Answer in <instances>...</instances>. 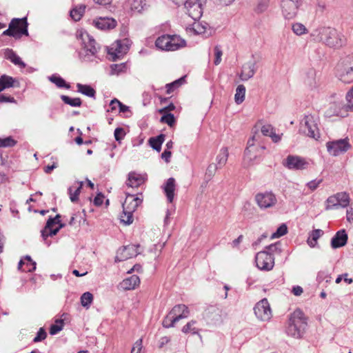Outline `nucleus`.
<instances>
[{"label": "nucleus", "instance_id": "nucleus-1", "mask_svg": "<svg viewBox=\"0 0 353 353\" xmlns=\"http://www.w3.org/2000/svg\"><path fill=\"white\" fill-rule=\"evenodd\" d=\"M311 36L314 40L322 42L330 48H341L347 44L346 37L340 31L330 27H320L314 30Z\"/></svg>", "mask_w": 353, "mask_h": 353}, {"label": "nucleus", "instance_id": "nucleus-2", "mask_svg": "<svg viewBox=\"0 0 353 353\" xmlns=\"http://www.w3.org/2000/svg\"><path fill=\"white\" fill-rule=\"evenodd\" d=\"M307 319L300 309H296L291 314L285 329L286 334L294 339L303 336L307 327Z\"/></svg>", "mask_w": 353, "mask_h": 353}, {"label": "nucleus", "instance_id": "nucleus-3", "mask_svg": "<svg viewBox=\"0 0 353 353\" xmlns=\"http://www.w3.org/2000/svg\"><path fill=\"white\" fill-rule=\"evenodd\" d=\"M339 79L345 83L353 81V54L347 55L340 59L336 67Z\"/></svg>", "mask_w": 353, "mask_h": 353}, {"label": "nucleus", "instance_id": "nucleus-4", "mask_svg": "<svg viewBox=\"0 0 353 353\" xmlns=\"http://www.w3.org/2000/svg\"><path fill=\"white\" fill-rule=\"evenodd\" d=\"M28 23L27 18H14L9 23L8 28L2 33L3 36L12 37L16 39H20L22 35H28Z\"/></svg>", "mask_w": 353, "mask_h": 353}, {"label": "nucleus", "instance_id": "nucleus-5", "mask_svg": "<svg viewBox=\"0 0 353 353\" xmlns=\"http://www.w3.org/2000/svg\"><path fill=\"white\" fill-rule=\"evenodd\" d=\"M78 39L82 41V46L85 51V54L83 55L81 52L79 53L80 58L84 61H91L90 56H95L100 49L95 40L87 32H80L77 35Z\"/></svg>", "mask_w": 353, "mask_h": 353}, {"label": "nucleus", "instance_id": "nucleus-6", "mask_svg": "<svg viewBox=\"0 0 353 353\" xmlns=\"http://www.w3.org/2000/svg\"><path fill=\"white\" fill-rule=\"evenodd\" d=\"M300 130L307 136L318 139L320 134L314 116L305 115L301 123Z\"/></svg>", "mask_w": 353, "mask_h": 353}, {"label": "nucleus", "instance_id": "nucleus-7", "mask_svg": "<svg viewBox=\"0 0 353 353\" xmlns=\"http://www.w3.org/2000/svg\"><path fill=\"white\" fill-rule=\"evenodd\" d=\"M205 3V0H186L184 7L189 17L197 21L203 14V6Z\"/></svg>", "mask_w": 353, "mask_h": 353}, {"label": "nucleus", "instance_id": "nucleus-8", "mask_svg": "<svg viewBox=\"0 0 353 353\" xmlns=\"http://www.w3.org/2000/svg\"><path fill=\"white\" fill-rule=\"evenodd\" d=\"M255 261L257 268L261 270L270 271L274 265L273 255L267 251L258 252L255 257Z\"/></svg>", "mask_w": 353, "mask_h": 353}, {"label": "nucleus", "instance_id": "nucleus-9", "mask_svg": "<svg viewBox=\"0 0 353 353\" xmlns=\"http://www.w3.org/2000/svg\"><path fill=\"white\" fill-rule=\"evenodd\" d=\"M261 139L260 133L256 130L253 132L252 137L248 141V146L245 150L244 152V159L245 161L248 160L251 161L256 158V150H258V147H254V144L256 142H259ZM260 149L264 150V146H260Z\"/></svg>", "mask_w": 353, "mask_h": 353}, {"label": "nucleus", "instance_id": "nucleus-10", "mask_svg": "<svg viewBox=\"0 0 353 353\" xmlns=\"http://www.w3.org/2000/svg\"><path fill=\"white\" fill-rule=\"evenodd\" d=\"M283 165L289 170H303L308 168L309 162L299 156L288 155Z\"/></svg>", "mask_w": 353, "mask_h": 353}, {"label": "nucleus", "instance_id": "nucleus-11", "mask_svg": "<svg viewBox=\"0 0 353 353\" xmlns=\"http://www.w3.org/2000/svg\"><path fill=\"white\" fill-rule=\"evenodd\" d=\"M301 4V0H282L281 7L284 17L288 19L295 17Z\"/></svg>", "mask_w": 353, "mask_h": 353}, {"label": "nucleus", "instance_id": "nucleus-12", "mask_svg": "<svg viewBox=\"0 0 353 353\" xmlns=\"http://www.w3.org/2000/svg\"><path fill=\"white\" fill-rule=\"evenodd\" d=\"M326 146L328 152L332 156H338L345 152L351 147L347 139L327 142Z\"/></svg>", "mask_w": 353, "mask_h": 353}, {"label": "nucleus", "instance_id": "nucleus-13", "mask_svg": "<svg viewBox=\"0 0 353 353\" xmlns=\"http://www.w3.org/2000/svg\"><path fill=\"white\" fill-rule=\"evenodd\" d=\"M256 316L261 321H268L272 317V310L267 299L259 301L254 307Z\"/></svg>", "mask_w": 353, "mask_h": 353}, {"label": "nucleus", "instance_id": "nucleus-14", "mask_svg": "<svg viewBox=\"0 0 353 353\" xmlns=\"http://www.w3.org/2000/svg\"><path fill=\"white\" fill-rule=\"evenodd\" d=\"M255 201L261 209L273 207L277 202L276 196L272 192H265L258 193L255 196Z\"/></svg>", "mask_w": 353, "mask_h": 353}, {"label": "nucleus", "instance_id": "nucleus-15", "mask_svg": "<svg viewBox=\"0 0 353 353\" xmlns=\"http://www.w3.org/2000/svg\"><path fill=\"white\" fill-rule=\"evenodd\" d=\"M139 245H128L120 248L117 253L115 261H123L133 256H136L138 254Z\"/></svg>", "mask_w": 353, "mask_h": 353}, {"label": "nucleus", "instance_id": "nucleus-16", "mask_svg": "<svg viewBox=\"0 0 353 353\" xmlns=\"http://www.w3.org/2000/svg\"><path fill=\"white\" fill-rule=\"evenodd\" d=\"M329 117L338 116L345 117L347 115V110L345 105L341 101H335L330 104L329 109L326 112Z\"/></svg>", "mask_w": 353, "mask_h": 353}, {"label": "nucleus", "instance_id": "nucleus-17", "mask_svg": "<svg viewBox=\"0 0 353 353\" xmlns=\"http://www.w3.org/2000/svg\"><path fill=\"white\" fill-rule=\"evenodd\" d=\"M95 26L100 30H107L114 28L117 25V21L110 17H99L94 21Z\"/></svg>", "mask_w": 353, "mask_h": 353}, {"label": "nucleus", "instance_id": "nucleus-18", "mask_svg": "<svg viewBox=\"0 0 353 353\" xmlns=\"http://www.w3.org/2000/svg\"><path fill=\"white\" fill-rule=\"evenodd\" d=\"M128 50L127 45L123 44L121 41H117L108 50V54L112 57V60L116 61Z\"/></svg>", "mask_w": 353, "mask_h": 353}, {"label": "nucleus", "instance_id": "nucleus-19", "mask_svg": "<svg viewBox=\"0 0 353 353\" xmlns=\"http://www.w3.org/2000/svg\"><path fill=\"white\" fill-rule=\"evenodd\" d=\"M347 239L348 236L345 230H341L331 239V246L334 249L343 247L346 245Z\"/></svg>", "mask_w": 353, "mask_h": 353}, {"label": "nucleus", "instance_id": "nucleus-20", "mask_svg": "<svg viewBox=\"0 0 353 353\" xmlns=\"http://www.w3.org/2000/svg\"><path fill=\"white\" fill-rule=\"evenodd\" d=\"M142 199L133 194H128L122 204L124 210L134 212L137 208L141 203Z\"/></svg>", "mask_w": 353, "mask_h": 353}, {"label": "nucleus", "instance_id": "nucleus-21", "mask_svg": "<svg viewBox=\"0 0 353 353\" xmlns=\"http://www.w3.org/2000/svg\"><path fill=\"white\" fill-rule=\"evenodd\" d=\"M203 316L208 323L214 324L221 320L219 309L212 305L205 310Z\"/></svg>", "mask_w": 353, "mask_h": 353}, {"label": "nucleus", "instance_id": "nucleus-22", "mask_svg": "<svg viewBox=\"0 0 353 353\" xmlns=\"http://www.w3.org/2000/svg\"><path fill=\"white\" fill-rule=\"evenodd\" d=\"M140 284V279L137 275H132L125 279L120 283L121 288L124 290H132L135 289Z\"/></svg>", "mask_w": 353, "mask_h": 353}, {"label": "nucleus", "instance_id": "nucleus-23", "mask_svg": "<svg viewBox=\"0 0 353 353\" xmlns=\"http://www.w3.org/2000/svg\"><path fill=\"white\" fill-rule=\"evenodd\" d=\"M145 182L144 178L139 174L132 172L128 174L126 185L130 188H138Z\"/></svg>", "mask_w": 353, "mask_h": 353}, {"label": "nucleus", "instance_id": "nucleus-24", "mask_svg": "<svg viewBox=\"0 0 353 353\" xmlns=\"http://www.w3.org/2000/svg\"><path fill=\"white\" fill-rule=\"evenodd\" d=\"M170 313L171 315H173L174 317H176L177 320L179 321L188 316L189 310L185 305L179 304L175 305Z\"/></svg>", "mask_w": 353, "mask_h": 353}, {"label": "nucleus", "instance_id": "nucleus-25", "mask_svg": "<svg viewBox=\"0 0 353 353\" xmlns=\"http://www.w3.org/2000/svg\"><path fill=\"white\" fill-rule=\"evenodd\" d=\"M255 74V63L248 62L245 63L242 68L240 78L243 81H247L252 78Z\"/></svg>", "mask_w": 353, "mask_h": 353}, {"label": "nucleus", "instance_id": "nucleus-26", "mask_svg": "<svg viewBox=\"0 0 353 353\" xmlns=\"http://www.w3.org/2000/svg\"><path fill=\"white\" fill-rule=\"evenodd\" d=\"M176 188L175 179L172 177L169 178L164 186V192L165 193L168 201L172 203L174 197V191Z\"/></svg>", "mask_w": 353, "mask_h": 353}, {"label": "nucleus", "instance_id": "nucleus-27", "mask_svg": "<svg viewBox=\"0 0 353 353\" xmlns=\"http://www.w3.org/2000/svg\"><path fill=\"white\" fill-rule=\"evenodd\" d=\"M5 57L14 65H18L21 68H24L26 65L21 59L12 49L7 48L6 50Z\"/></svg>", "mask_w": 353, "mask_h": 353}, {"label": "nucleus", "instance_id": "nucleus-28", "mask_svg": "<svg viewBox=\"0 0 353 353\" xmlns=\"http://www.w3.org/2000/svg\"><path fill=\"white\" fill-rule=\"evenodd\" d=\"M170 51L176 50L185 46V41L176 35H170Z\"/></svg>", "mask_w": 353, "mask_h": 353}, {"label": "nucleus", "instance_id": "nucleus-29", "mask_svg": "<svg viewBox=\"0 0 353 353\" xmlns=\"http://www.w3.org/2000/svg\"><path fill=\"white\" fill-rule=\"evenodd\" d=\"M85 8L86 6L84 4L75 6L70 10V14L71 18L75 21H79L85 12Z\"/></svg>", "mask_w": 353, "mask_h": 353}, {"label": "nucleus", "instance_id": "nucleus-30", "mask_svg": "<svg viewBox=\"0 0 353 353\" xmlns=\"http://www.w3.org/2000/svg\"><path fill=\"white\" fill-rule=\"evenodd\" d=\"M170 35H163L157 38L155 46L159 49L170 51Z\"/></svg>", "mask_w": 353, "mask_h": 353}, {"label": "nucleus", "instance_id": "nucleus-31", "mask_svg": "<svg viewBox=\"0 0 353 353\" xmlns=\"http://www.w3.org/2000/svg\"><path fill=\"white\" fill-rule=\"evenodd\" d=\"M165 140V135L161 134L155 137H151L149 139L150 146L155 150L159 152L161 149V145Z\"/></svg>", "mask_w": 353, "mask_h": 353}, {"label": "nucleus", "instance_id": "nucleus-32", "mask_svg": "<svg viewBox=\"0 0 353 353\" xmlns=\"http://www.w3.org/2000/svg\"><path fill=\"white\" fill-rule=\"evenodd\" d=\"M14 79L10 76L3 74L0 77V92L14 86Z\"/></svg>", "mask_w": 353, "mask_h": 353}, {"label": "nucleus", "instance_id": "nucleus-33", "mask_svg": "<svg viewBox=\"0 0 353 353\" xmlns=\"http://www.w3.org/2000/svg\"><path fill=\"white\" fill-rule=\"evenodd\" d=\"M228 157V151L227 148H223L216 158L219 168H222L227 162Z\"/></svg>", "mask_w": 353, "mask_h": 353}, {"label": "nucleus", "instance_id": "nucleus-34", "mask_svg": "<svg viewBox=\"0 0 353 353\" xmlns=\"http://www.w3.org/2000/svg\"><path fill=\"white\" fill-rule=\"evenodd\" d=\"M77 87L79 92L90 97H94L96 92L90 85L77 83Z\"/></svg>", "mask_w": 353, "mask_h": 353}, {"label": "nucleus", "instance_id": "nucleus-35", "mask_svg": "<svg viewBox=\"0 0 353 353\" xmlns=\"http://www.w3.org/2000/svg\"><path fill=\"white\" fill-rule=\"evenodd\" d=\"M245 87L243 85H239L236 89L234 100L237 104H241L245 99Z\"/></svg>", "mask_w": 353, "mask_h": 353}, {"label": "nucleus", "instance_id": "nucleus-36", "mask_svg": "<svg viewBox=\"0 0 353 353\" xmlns=\"http://www.w3.org/2000/svg\"><path fill=\"white\" fill-rule=\"evenodd\" d=\"M61 100L67 105L72 107H79L81 105L82 101L80 98H70L66 95L61 96Z\"/></svg>", "mask_w": 353, "mask_h": 353}, {"label": "nucleus", "instance_id": "nucleus-37", "mask_svg": "<svg viewBox=\"0 0 353 353\" xmlns=\"http://www.w3.org/2000/svg\"><path fill=\"white\" fill-rule=\"evenodd\" d=\"M77 183L79 184V186L77 188H76L74 192H72V190H73L72 187H70L68 188V193L70 194V199L72 202H76L78 200L79 195L80 194L81 190L83 185V183L82 181L77 182Z\"/></svg>", "mask_w": 353, "mask_h": 353}, {"label": "nucleus", "instance_id": "nucleus-38", "mask_svg": "<svg viewBox=\"0 0 353 353\" xmlns=\"http://www.w3.org/2000/svg\"><path fill=\"white\" fill-rule=\"evenodd\" d=\"M49 80L54 83L58 88H65L66 89H69L70 88V85L66 83L65 80L61 77L52 75L49 77Z\"/></svg>", "mask_w": 353, "mask_h": 353}, {"label": "nucleus", "instance_id": "nucleus-39", "mask_svg": "<svg viewBox=\"0 0 353 353\" xmlns=\"http://www.w3.org/2000/svg\"><path fill=\"white\" fill-rule=\"evenodd\" d=\"M338 196L339 205L341 208H346L350 203L349 194L345 192L336 193Z\"/></svg>", "mask_w": 353, "mask_h": 353}, {"label": "nucleus", "instance_id": "nucleus-40", "mask_svg": "<svg viewBox=\"0 0 353 353\" xmlns=\"http://www.w3.org/2000/svg\"><path fill=\"white\" fill-rule=\"evenodd\" d=\"M337 198V194L332 195L327 198L326 200L327 206L325 208L327 210L333 208H339L340 207Z\"/></svg>", "mask_w": 353, "mask_h": 353}, {"label": "nucleus", "instance_id": "nucleus-41", "mask_svg": "<svg viewBox=\"0 0 353 353\" xmlns=\"http://www.w3.org/2000/svg\"><path fill=\"white\" fill-rule=\"evenodd\" d=\"M133 212H130L128 210H124L123 209V213L121 215V221L125 225H130L133 223L134 219H133Z\"/></svg>", "mask_w": 353, "mask_h": 353}, {"label": "nucleus", "instance_id": "nucleus-42", "mask_svg": "<svg viewBox=\"0 0 353 353\" xmlns=\"http://www.w3.org/2000/svg\"><path fill=\"white\" fill-rule=\"evenodd\" d=\"M93 301V295L89 292L83 293L81 296V303L83 307L88 308Z\"/></svg>", "mask_w": 353, "mask_h": 353}, {"label": "nucleus", "instance_id": "nucleus-43", "mask_svg": "<svg viewBox=\"0 0 353 353\" xmlns=\"http://www.w3.org/2000/svg\"><path fill=\"white\" fill-rule=\"evenodd\" d=\"M63 327V321L62 319H57L55 321V323L51 325L50 327V334L51 335L57 334L61 330H62Z\"/></svg>", "mask_w": 353, "mask_h": 353}, {"label": "nucleus", "instance_id": "nucleus-44", "mask_svg": "<svg viewBox=\"0 0 353 353\" xmlns=\"http://www.w3.org/2000/svg\"><path fill=\"white\" fill-rule=\"evenodd\" d=\"M185 82V77H181L171 83H168L166 85L167 93L170 94L174 90L175 88L179 87Z\"/></svg>", "mask_w": 353, "mask_h": 353}, {"label": "nucleus", "instance_id": "nucleus-45", "mask_svg": "<svg viewBox=\"0 0 353 353\" xmlns=\"http://www.w3.org/2000/svg\"><path fill=\"white\" fill-rule=\"evenodd\" d=\"M178 321L177 318L174 317L173 315H171L169 312L163 321V326L167 328L172 327H174L175 323Z\"/></svg>", "mask_w": 353, "mask_h": 353}, {"label": "nucleus", "instance_id": "nucleus-46", "mask_svg": "<svg viewBox=\"0 0 353 353\" xmlns=\"http://www.w3.org/2000/svg\"><path fill=\"white\" fill-rule=\"evenodd\" d=\"M207 26V23L203 24L200 22H194L192 24V30L196 34H201L205 32Z\"/></svg>", "mask_w": 353, "mask_h": 353}, {"label": "nucleus", "instance_id": "nucleus-47", "mask_svg": "<svg viewBox=\"0 0 353 353\" xmlns=\"http://www.w3.org/2000/svg\"><path fill=\"white\" fill-rule=\"evenodd\" d=\"M160 121L161 123H167L169 126L172 127L175 123V117L172 113L165 114L161 117Z\"/></svg>", "mask_w": 353, "mask_h": 353}, {"label": "nucleus", "instance_id": "nucleus-48", "mask_svg": "<svg viewBox=\"0 0 353 353\" xmlns=\"http://www.w3.org/2000/svg\"><path fill=\"white\" fill-rule=\"evenodd\" d=\"M288 232V227L285 224H281L276 230L275 232L272 234L271 238H279L283 235H285Z\"/></svg>", "mask_w": 353, "mask_h": 353}, {"label": "nucleus", "instance_id": "nucleus-49", "mask_svg": "<svg viewBox=\"0 0 353 353\" xmlns=\"http://www.w3.org/2000/svg\"><path fill=\"white\" fill-rule=\"evenodd\" d=\"M292 29L296 35H302L306 32L305 26L301 23H296L292 25Z\"/></svg>", "mask_w": 353, "mask_h": 353}, {"label": "nucleus", "instance_id": "nucleus-50", "mask_svg": "<svg viewBox=\"0 0 353 353\" xmlns=\"http://www.w3.org/2000/svg\"><path fill=\"white\" fill-rule=\"evenodd\" d=\"M17 143V141L12 137H8L5 139L0 138V148L12 147Z\"/></svg>", "mask_w": 353, "mask_h": 353}, {"label": "nucleus", "instance_id": "nucleus-51", "mask_svg": "<svg viewBox=\"0 0 353 353\" xmlns=\"http://www.w3.org/2000/svg\"><path fill=\"white\" fill-rule=\"evenodd\" d=\"M196 321H191L190 322L188 323L185 326H183L182 329V332L185 334L188 333H192V334H196L197 330L196 327H193V325L195 324Z\"/></svg>", "mask_w": 353, "mask_h": 353}, {"label": "nucleus", "instance_id": "nucleus-52", "mask_svg": "<svg viewBox=\"0 0 353 353\" xmlns=\"http://www.w3.org/2000/svg\"><path fill=\"white\" fill-rule=\"evenodd\" d=\"M59 231V228H55V229H52V228L50 229H48V230H46V229H43L42 231H41V236L43 237V239L44 240H46V239L50 236H53L54 235H56Z\"/></svg>", "mask_w": 353, "mask_h": 353}, {"label": "nucleus", "instance_id": "nucleus-53", "mask_svg": "<svg viewBox=\"0 0 353 353\" xmlns=\"http://www.w3.org/2000/svg\"><path fill=\"white\" fill-rule=\"evenodd\" d=\"M269 6V0H260L256 8V12L262 13L265 11Z\"/></svg>", "mask_w": 353, "mask_h": 353}, {"label": "nucleus", "instance_id": "nucleus-54", "mask_svg": "<svg viewBox=\"0 0 353 353\" xmlns=\"http://www.w3.org/2000/svg\"><path fill=\"white\" fill-rule=\"evenodd\" d=\"M47 336V333L45 331V330L43 327H41L37 334V336L34 338L33 341L34 343L40 342L43 340H44Z\"/></svg>", "mask_w": 353, "mask_h": 353}, {"label": "nucleus", "instance_id": "nucleus-55", "mask_svg": "<svg viewBox=\"0 0 353 353\" xmlns=\"http://www.w3.org/2000/svg\"><path fill=\"white\" fill-rule=\"evenodd\" d=\"M217 169H219V167L216 164H210L206 170L205 175L209 179H211L214 175Z\"/></svg>", "mask_w": 353, "mask_h": 353}, {"label": "nucleus", "instance_id": "nucleus-56", "mask_svg": "<svg viewBox=\"0 0 353 353\" xmlns=\"http://www.w3.org/2000/svg\"><path fill=\"white\" fill-rule=\"evenodd\" d=\"M214 54H215V59H214V63L215 65H217L221 63V56L223 54L222 50L219 46H216L214 48Z\"/></svg>", "mask_w": 353, "mask_h": 353}, {"label": "nucleus", "instance_id": "nucleus-57", "mask_svg": "<svg viewBox=\"0 0 353 353\" xmlns=\"http://www.w3.org/2000/svg\"><path fill=\"white\" fill-rule=\"evenodd\" d=\"M125 133L122 128H117L114 130V138L116 141L120 142L124 137Z\"/></svg>", "mask_w": 353, "mask_h": 353}, {"label": "nucleus", "instance_id": "nucleus-58", "mask_svg": "<svg viewBox=\"0 0 353 353\" xmlns=\"http://www.w3.org/2000/svg\"><path fill=\"white\" fill-rule=\"evenodd\" d=\"M24 260L27 261V262H30V268H28V270H23L24 272H31L36 270V262L33 261L30 256L26 255L24 257Z\"/></svg>", "mask_w": 353, "mask_h": 353}, {"label": "nucleus", "instance_id": "nucleus-59", "mask_svg": "<svg viewBox=\"0 0 353 353\" xmlns=\"http://www.w3.org/2000/svg\"><path fill=\"white\" fill-rule=\"evenodd\" d=\"M323 234V231L320 229H316L312 231L310 237L312 238L313 241H317V240Z\"/></svg>", "mask_w": 353, "mask_h": 353}, {"label": "nucleus", "instance_id": "nucleus-60", "mask_svg": "<svg viewBox=\"0 0 353 353\" xmlns=\"http://www.w3.org/2000/svg\"><path fill=\"white\" fill-rule=\"evenodd\" d=\"M322 179H315L313 181H311L307 183V186L308 188H310L312 191L315 190L319 185L322 183Z\"/></svg>", "mask_w": 353, "mask_h": 353}, {"label": "nucleus", "instance_id": "nucleus-61", "mask_svg": "<svg viewBox=\"0 0 353 353\" xmlns=\"http://www.w3.org/2000/svg\"><path fill=\"white\" fill-rule=\"evenodd\" d=\"M261 131L263 135L269 137L273 132V127L269 124L264 125L261 127Z\"/></svg>", "mask_w": 353, "mask_h": 353}, {"label": "nucleus", "instance_id": "nucleus-62", "mask_svg": "<svg viewBox=\"0 0 353 353\" xmlns=\"http://www.w3.org/2000/svg\"><path fill=\"white\" fill-rule=\"evenodd\" d=\"M142 349V339L137 340L131 350V353H140Z\"/></svg>", "mask_w": 353, "mask_h": 353}, {"label": "nucleus", "instance_id": "nucleus-63", "mask_svg": "<svg viewBox=\"0 0 353 353\" xmlns=\"http://www.w3.org/2000/svg\"><path fill=\"white\" fill-rule=\"evenodd\" d=\"M280 245L279 243H274V244H271L269 246H267L266 247V249L268 250L267 252H270V253H273V252H279L280 253L281 252V249L279 248V245Z\"/></svg>", "mask_w": 353, "mask_h": 353}, {"label": "nucleus", "instance_id": "nucleus-64", "mask_svg": "<svg viewBox=\"0 0 353 353\" xmlns=\"http://www.w3.org/2000/svg\"><path fill=\"white\" fill-rule=\"evenodd\" d=\"M104 196L101 193H99L94 199V204L100 206L103 202Z\"/></svg>", "mask_w": 353, "mask_h": 353}]
</instances>
